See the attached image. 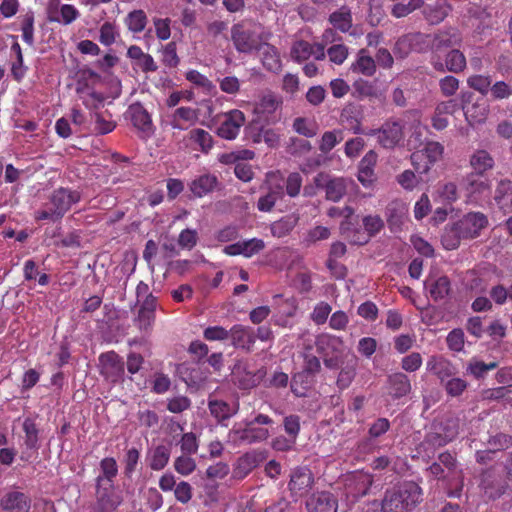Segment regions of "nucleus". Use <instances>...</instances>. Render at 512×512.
I'll list each match as a JSON object with an SVG mask.
<instances>
[{
	"instance_id": "1",
	"label": "nucleus",
	"mask_w": 512,
	"mask_h": 512,
	"mask_svg": "<svg viewBox=\"0 0 512 512\" xmlns=\"http://www.w3.org/2000/svg\"><path fill=\"white\" fill-rule=\"evenodd\" d=\"M488 217L482 212H469L453 223L442 236V244L447 250L456 249L462 239H473L488 226Z\"/></svg>"
},
{
	"instance_id": "2",
	"label": "nucleus",
	"mask_w": 512,
	"mask_h": 512,
	"mask_svg": "<svg viewBox=\"0 0 512 512\" xmlns=\"http://www.w3.org/2000/svg\"><path fill=\"white\" fill-rule=\"evenodd\" d=\"M81 193L68 187L54 189L48 196L47 201L41 209L35 211L34 218L37 221L48 220L50 222L60 221L73 205L79 203Z\"/></svg>"
},
{
	"instance_id": "3",
	"label": "nucleus",
	"mask_w": 512,
	"mask_h": 512,
	"mask_svg": "<svg viewBox=\"0 0 512 512\" xmlns=\"http://www.w3.org/2000/svg\"><path fill=\"white\" fill-rule=\"evenodd\" d=\"M274 423L272 418L265 414H257L252 419H245L235 423L229 431V439L236 445H252L267 440L270 436L268 427Z\"/></svg>"
},
{
	"instance_id": "4",
	"label": "nucleus",
	"mask_w": 512,
	"mask_h": 512,
	"mask_svg": "<svg viewBox=\"0 0 512 512\" xmlns=\"http://www.w3.org/2000/svg\"><path fill=\"white\" fill-rule=\"evenodd\" d=\"M422 500V489L414 482H405L386 491L382 512H411Z\"/></svg>"
},
{
	"instance_id": "5",
	"label": "nucleus",
	"mask_w": 512,
	"mask_h": 512,
	"mask_svg": "<svg viewBox=\"0 0 512 512\" xmlns=\"http://www.w3.org/2000/svg\"><path fill=\"white\" fill-rule=\"evenodd\" d=\"M102 77L91 69L82 70L76 81L75 92L82 104L89 110L104 106L106 95L97 88Z\"/></svg>"
},
{
	"instance_id": "6",
	"label": "nucleus",
	"mask_w": 512,
	"mask_h": 512,
	"mask_svg": "<svg viewBox=\"0 0 512 512\" xmlns=\"http://www.w3.org/2000/svg\"><path fill=\"white\" fill-rule=\"evenodd\" d=\"M464 202L467 205L482 207L491 195V183L477 174L469 173L462 181Z\"/></svg>"
},
{
	"instance_id": "7",
	"label": "nucleus",
	"mask_w": 512,
	"mask_h": 512,
	"mask_svg": "<svg viewBox=\"0 0 512 512\" xmlns=\"http://www.w3.org/2000/svg\"><path fill=\"white\" fill-rule=\"evenodd\" d=\"M366 134L376 137L377 143L382 148L392 150L397 147L404 138V123L400 119L389 118L381 127L371 129Z\"/></svg>"
},
{
	"instance_id": "8",
	"label": "nucleus",
	"mask_w": 512,
	"mask_h": 512,
	"mask_svg": "<svg viewBox=\"0 0 512 512\" xmlns=\"http://www.w3.org/2000/svg\"><path fill=\"white\" fill-rule=\"evenodd\" d=\"M431 35L412 32L400 36L393 47L396 58L404 59L411 52L423 53L430 49Z\"/></svg>"
},
{
	"instance_id": "9",
	"label": "nucleus",
	"mask_w": 512,
	"mask_h": 512,
	"mask_svg": "<svg viewBox=\"0 0 512 512\" xmlns=\"http://www.w3.org/2000/svg\"><path fill=\"white\" fill-rule=\"evenodd\" d=\"M231 41L237 52L251 54L261 49V37L244 22H238L232 25Z\"/></svg>"
},
{
	"instance_id": "10",
	"label": "nucleus",
	"mask_w": 512,
	"mask_h": 512,
	"mask_svg": "<svg viewBox=\"0 0 512 512\" xmlns=\"http://www.w3.org/2000/svg\"><path fill=\"white\" fill-rule=\"evenodd\" d=\"M507 480L504 466L495 465L482 473L480 487L485 495L491 499H496L506 491L508 487Z\"/></svg>"
},
{
	"instance_id": "11",
	"label": "nucleus",
	"mask_w": 512,
	"mask_h": 512,
	"mask_svg": "<svg viewBox=\"0 0 512 512\" xmlns=\"http://www.w3.org/2000/svg\"><path fill=\"white\" fill-rule=\"evenodd\" d=\"M443 153L444 147L441 143L428 141L423 149L411 154V163L418 174H427L442 159Z\"/></svg>"
},
{
	"instance_id": "12",
	"label": "nucleus",
	"mask_w": 512,
	"mask_h": 512,
	"mask_svg": "<svg viewBox=\"0 0 512 512\" xmlns=\"http://www.w3.org/2000/svg\"><path fill=\"white\" fill-rule=\"evenodd\" d=\"M95 510L97 512H115L123 502L121 492L117 491L114 483L95 485Z\"/></svg>"
},
{
	"instance_id": "13",
	"label": "nucleus",
	"mask_w": 512,
	"mask_h": 512,
	"mask_svg": "<svg viewBox=\"0 0 512 512\" xmlns=\"http://www.w3.org/2000/svg\"><path fill=\"white\" fill-rule=\"evenodd\" d=\"M49 22L68 26L80 17V11L72 4H62L60 0H49L46 6Z\"/></svg>"
},
{
	"instance_id": "14",
	"label": "nucleus",
	"mask_w": 512,
	"mask_h": 512,
	"mask_svg": "<svg viewBox=\"0 0 512 512\" xmlns=\"http://www.w3.org/2000/svg\"><path fill=\"white\" fill-rule=\"evenodd\" d=\"M280 103V100L273 94L262 96L259 101L254 104L253 121L259 124H272L277 122L278 117L275 113Z\"/></svg>"
},
{
	"instance_id": "15",
	"label": "nucleus",
	"mask_w": 512,
	"mask_h": 512,
	"mask_svg": "<svg viewBox=\"0 0 512 512\" xmlns=\"http://www.w3.org/2000/svg\"><path fill=\"white\" fill-rule=\"evenodd\" d=\"M222 121L217 128L219 137L226 140H234L239 135L241 127L245 124L246 117L241 110L233 109L222 115Z\"/></svg>"
},
{
	"instance_id": "16",
	"label": "nucleus",
	"mask_w": 512,
	"mask_h": 512,
	"mask_svg": "<svg viewBox=\"0 0 512 512\" xmlns=\"http://www.w3.org/2000/svg\"><path fill=\"white\" fill-rule=\"evenodd\" d=\"M100 372L108 381L116 383L123 379L124 362L122 358L110 351L99 356Z\"/></svg>"
},
{
	"instance_id": "17",
	"label": "nucleus",
	"mask_w": 512,
	"mask_h": 512,
	"mask_svg": "<svg viewBox=\"0 0 512 512\" xmlns=\"http://www.w3.org/2000/svg\"><path fill=\"white\" fill-rule=\"evenodd\" d=\"M199 120V110L189 106L176 107L167 114V124L175 130H188Z\"/></svg>"
},
{
	"instance_id": "18",
	"label": "nucleus",
	"mask_w": 512,
	"mask_h": 512,
	"mask_svg": "<svg viewBox=\"0 0 512 512\" xmlns=\"http://www.w3.org/2000/svg\"><path fill=\"white\" fill-rule=\"evenodd\" d=\"M127 116L140 133L141 138H147L153 134L151 116L141 103L131 104L127 109Z\"/></svg>"
},
{
	"instance_id": "19",
	"label": "nucleus",
	"mask_w": 512,
	"mask_h": 512,
	"mask_svg": "<svg viewBox=\"0 0 512 512\" xmlns=\"http://www.w3.org/2000/svg\"><path fill=\"white\" fill-rule=\"evenodd\" d=\"M432 66L436 71L452 73H460L465 70L467 66L466 57L459 49H451L445 56V61L442 62L439 58H432Z\"/></svg>"
},
{
	"instance_id": "20",
	"label": "nucleus",
	"mask_w": 512,
	"mask_h": 512,
	"mask_svg": "<svg viewBox=\"0 0 512 512\" xmlns=\"http://www.w3.org/2000/svg\"><path fill=\"white\" fill-rule=\"evenodd\" d=\"M0 507L4 512H29L31 499L17 490H9L0 498Z\"/></svg>"
},
{
	"instance_id": "21",
	"label": "nucleus",
	"mask_w": 512,
	"mask_h": 512,
	"mask_svg": "<svg viewBox=\"0 0 512 512\" xmlns=\"http://www.w3.org/2000/svg\"><path fill=\"white\" fill-rule=\"evenodd\" d=\"M421 8L422 16L429 25L442 23L452 11V6L447 0H436L434 3H426Z\"/></svg>"
},
{
	"instance_id": "22",
	"label": "nucleus",
	"mask_w": 512,
	"mask_h": 512,
	"mask_svg": "<svg viewBox=\"0 0 512 512\" xmlns=\"http://www.w3.org/2000/svg\"><path fill=\"white\" fill-rule=\"evenodd\" d=\"M426 370L435 375L441 384H444V381L457 373L452 362L441 355L430 356L426 362Z\"/></svg>"
},
{
	"instance_id": "23",
	"label": "nucleus",
	"mask_w": 512,
	"mask_h": 512,
	"mask_svg": "<svg viewBox=\"0 0 512 512\" xmlns=\"http://www.w3.org/2000/svg\"><path fill=\"white\" fill-rule=\"evenodd\" d=\"M262 377L263 373L261 370L254 372L250 370L246 364H238L233 370V381L235 385L242 390L254 388L259 384Z\"/></svg>"
},
{
	"instance_id": "24",
	"label": "nucleus",
	"mask_w": 512,
	"mask_h": 512,
	"mask_svg": "<svg viewBox=\"0 0 512 512\" xmlns=\"http://www.w3.org/2000/svg\"><path fill=\"white\" fill-rule=\"evenodd\" d=\"M462 43V35L458 29L449 27L437 31L431 36L430 49L441 50L443 48H452L460 46Z\"/></svg>"
},
{
	"instance_id": "25",
	"label": "nucleus",
	"mask_w": 512,
	"mask_h": 512,
	"mask_svg": "<svg viewBox=\"0 0 512 512\" xmlns=\"http://www.w3.org/2000/svg\"><path fill=\"white\" fill-rule=\"evenodd\" d=\"M308 512H337V499L330 492L313 493L306 502Z\"/></svg>"
},
{
	"instance_id": "26",
	"label": "nucleus",
	"mask_w": 512,
	"mask_h": 512,
	"mask_svg": "<svg viewBox=\"0 0 512 512\" xmlns=\"http://www.w3.org/2000/svg\"><path fill=\"white\" fill-rule=\"evenodd\" d=\"M373 483L372 476L363 471L354 472L347 479V493L354 498L365 496Z\"/></svg>"
},
{
	"instance_id": "27",
	"label": "nucleus",
	"mask_w": 512,
	"mask_h": 512,
	"mask_svg": "<svg viewBox=\"0 0 512 512\" xmlns=\"http://www.w3.org/2000/svg\"><path fill=\"white\" fill-rule=\"evenodd\" d=\"M313 483L314 477L311 470L307 467H298L291 473L289 489L297 495H302L311 489Z\"/></svg>"
},
{
	"instance_id": "28",
	"label": "nucleus",
	"mask_w": 512,
	"mask_h": 512,
	"mask_svg": "<svg viewBox=\"0 0 512 512\" xmlns=\"http://www.w3.org/2000/svg\"><path fill=\"white\" fill-rule=\"evenodd\" d=\"M377 163V154L370 150L361 159L358 167L357 178L366 188L370 187L376 180L374 168Z\"/></svg>"
},
{
	"instance_id": "29",
	"label": "nucleus",
	"mask_w": 512,
	"mask_h": 512,
	"mask_svg": "<svg viewBox=\"0 0 512 512\" xmlns=\"http://www.w3.org/2000/svg\"><path fill=\"white\" fill-rule=\"evenodd\" d=\"M340 120L354 134H363L362 109L359 105L350 103L346 105L340 114Z\"/></svg>"
},
{
	"instance_id": "30",
	"label": "nucleus",
	"mask_w": 512,
	"mask_h": 512,
	"mask_svg": "<svg viewBox=\"0 0 512 512\" xmlns=\"http://www.w3.org/2000/svg\"><path fill=\"white\" fill-rule=\"evenodd\" d=\"M388 393L393 399L407 396L412 389L408 376L402 372H396L388 376Z\"/></svg>"
},
{
	"instance_id": "31",
	"label": "nucleus",
	"mask_w": 512,
	"mask_h": 512,
	"mask_svg": "<svg viewBox=\"0 0 512 512\" xmlns=\"http://www.w3.org/2000/svg\"><path fill=\"white\" fill-rule=\"evenodd\" d=\"M218 185V179L213 174H202L195 177L189 183V189L191 193L197 197L202 198L207 194L213 192Z\"/></svg>"
},
{
	"instance_id": "32",
	"label": "nucleus",
	"mask_w": 512,
	"mask_h": 512,
	"mask_svg": "<svg viewBox=\"0 0 512 512\" xmlns=\"http://www.w3.org/2000/svg\"><path fill=\"white\" fill-rule=\"evenodd\" d=\"M229 337L236 348L250 351L255 343L253 331L242 325H234L229 331Z\"/></svg>"
},
{
	"instance_id": "33",
	"label": "nucleus",
	"mask_w": 512,
	"mask_h": 512,
	"mask_svg": "<svg viewBox=\"0 0 512 512\" xmlns=\"http://www.w3.org/2000/svg\"><path fill=\"white\" fill-rule=\"evenodd\" d=\"M494 200L504 213L512 212V182L509 180H501L498 182L495 192Z\"/></svg>"
},
{
	"instance_id": "34",
	"label": "nucleus",
	"mask_w": 512,
	"mask_h": 512,
	"mask_svg": "<svg viewBox=\"0 0 512 512\" xmlns=\"http://www.w3.org/2000/svg\"><path fill=\"white\" fill-rule=\"evenodd\" d=\"M315 344L317 351L325 356L341 354L344 346L340 337L330 334L319 335Z\"/></svg>"
},
{
	"instance_id": "35",
	"label": "nucleus",
	"mask_w": 512,
	"mask_h": 512,
	"mask_svg": "<svg viewBox=\"0 0 512 512\" xmlns=\"http://www.w3.org/2000/svg\"><path fill=\"white\" fill-rule=\"evenodd\" d=\"M408 208L400 200L390 202L386 208V217L391 229H398L407 219Z\"/></svg>"
},
{
	"instance_id": "36",
	"label": "nucleus",
	"mask_w": 512,
	"mask_h": 512,
	"mask_svg": "<svg viewBox=\"0 0 512 512\" xmlns=\"http://www.w3.org/2000/svg\"><path fill=\"white\" fill-rule=\"evenodd\" d=\"M462 109L470 125L484 123L489 113V106L483 99H479L471 105H464Z\"/></svg>"
},
{
	"instance_id": "37",
	"label": "nucleus",
	"mask_w": 512,
	"mask_h": 512,
	"mask_svg": "<svg viewBox=\"0 0 512 512\" xmlns=\"http://www.w3.org/2000/svg\"><path fill=\"white\" fill-rule=\"evenodd\" d=\"M328 20L335 30L342 33L349 32L353 25L351 9L346 5H343L338 10L332 12Z\"/></svg>"
},
{
	"instance_id": "38",
	"label": "nucleus",
	"mask_w": 512,
	"mask_h": 512,
	"mask_svg": "<svg viewBox=\"0 0 512 512\" xmlns=\"http://www.w3.org/2000/svg\"><path fill=\"white\" fill-rule=\"evenodd\" d=\"M208 407L212 416L218 421L226 420L235 415L239 409V403L229 404L223 400L210 399Z\"/></svg>"
},
{
	"instance_id": "39",
	"label": "nucleus",
	"mask_w": 512,
	"mask_h": 512,
	"mask_svg": "<svg viewBox=\"0 0 512 512\" xmlns=\"http://www.w3.org/2000/svg\"><path fill=\"white\" fill-rule=\"evenodd\" d=\"M471 168L474 170L473 174L482 176L486 171L494 167V159L486 150H476L469 160Z\"/></svg>"
},
{
	"instance_id": "40",
	"label": "nucleus",
	"mask_w": 512,
	"mask_h": 512,
	"mask_svg": "<svg viewBox=\"0 0 512 512\" xmlns=\"http://www.w3.org/2000/svg\"><path fill=\"white\" fill-rule=\"evenodd\" d=\"M350 69L353 72L370 77L376 72V63L374 58L367 54L366 49H361L357 54L356 60L351 64Z\"/></svg>"
},
{
	"instance_id": "41",
	"label": "nucleus",
	"mask_w": 512,
	"mask_h": 512,
	"mask_svg": "<svg viewBox=\"0 0 512 512\" xmlns=\"http://www.w3.org/2000/svg\"><path fill=\"white\" fill-rule=\"evenodd\" d=\"M351 183H353L352 180L342 178V177L330 179L325 184V187H324L325 193H326V198L333 202L340 201L343 198V196L346 194L348 184H351Z\"/></svg>"
},
{
	"instance_id": "42",
	"label": "nucleus",
	"mask_w": 512,
	"mask_h": 512,
	"mask_svg": "<svg viewBox=\"0 0 512 512\" xmlns=\"http://www.w3.org/2000/svg\"><path fill=\"white\" fill-rule=\"evenodd\" d=\"M101 474L97 476L95 485H106L114 483V478L118 474V466L116 460L112 457H106L100 462Z\"/></svg>"
},
{
	"instance_id": "43",
	"label": "nucleus",
	"mask_w": 512,
	"mask_h": 512,
	"mask_svg": "<svg viewBox=\"0 0 512 512\" xmlns=\"http://www.w3.org/2000/svg\"><path fill=\"white\" fill-rule=\"evenodd\" d=\"M170 454H171L170 449L167 446H165V445L156 446L149 453V456H148L149 467L154 471L163 470L169 463Z\"/></svg>"
},
{
	"instance_id": "44",
	"label": "nucleus",
	"mask_w": 512,
	"mask_h": 512,
	"mask_svg": "<svg viewBox=\"0 0 512 512\" xmlns=\"http://www.w3.org/2000/svg\"><path fill=\"white\" fill-rule=\"evenodd\" d=\"M298 222V217L294 214H289L281 219L273 222L270 227L271 234L274 237L282 238L290 234Z\"/></svg>"
},
{
	"instance_id": "45",
	"label": "nucleus",
	"mask_w": 512,
	"mask_h": 512,
	"mask_svg": "<svg viewBox=\"0 0 512 512\" xmlns=\"http://www.w3.org/2000/svg\"><path fill=\"white\" fill-rule=\"evenodd\" d=\"M262 63L263 66L272 72H279L281 70V60L277 49L269 44H262Z\"/></svg>"
},
{
	"instance_id": "46",
	"label": "nucleus",
	"mask_w": 512,
	"mask_h": 512,
	"mask_svg": "<svg viewBox=\"0 0 512 512\" xmlns=\"http://www.w3.org/2000/svg\"><path fill=\"white\" fill-rule=\"evenodd\" d=\"M25 433L24 444L27 449L37 450L39 447V429L33 418H25L22 424Z\"/></svg>"
},
{
	"instance_id": "47",
	"label": "nucleus",
	"mask_w": 512,
	"mask_h": 512,
	"mask_svg": "<svg viewBox=\"0 0 512 512\" xmlns=\"http://www.w3.org/2000/svg\"><path fill=\"white\" fill-rule=\"evenodd\" d=\"M21 31H22V39L23 41L29 45L33 46L34 39V22H35V14L30 9L22 14L20 17Z\"/></svg>"
},
{
	"instance_id": "48",
	"label": "nucleus",
	"mask_w": 512,
	"mask_h": 512,
	"mask_svg": "<svg viewBox=\"0 0 512 512\" xmlns=\"http://www.w3.org/2000/svg\"><path fill=\"white\" fill-rule=\"evenodd\" d=\"M91 119L94 121V131L96 134H108L116 127V123L111 119V115L107 112H93L91 113Z\"/></svg>"
},
{
	"instance_id": "49",
	"label": "nucleus",
	"mask_w": 512,
	"mask_h": 512,
	"mask_svg": "<svg viewBox=\"0 0 512 512\" xmlns=\"http://www.w3.org/2000/svg\"><path fill=\"white\" fill-rule=\"evenodd\" d=\"M147 22L146 13L141 9L129 12L125 18L127 28L133 33H141L145 29Z\"/></svg>"
},
{
	"instance_id": "50",
	"label": "nucleus",
	"mask_w": 512,
	"mask_h": 512,
	"mask_svg": "<svg viewBox=\"0 0 512 512\" xmlns=\"http://www.w3.org/2000/svg\"><path fill=\"white\" fill-rule=\"evenodd\" d=\"M430 283V295L435 300L444 299L450 291V281L446 276H441L435 280H428Z\"/></svg>"
},
{
	"instance_id": "51",
	"label": "nucleus",
	"mask_w": 512,
	"mask_h": 512,
	"mask_svg": "<svg viewBox=\"0 0 512 512\" xmlns=\"http://www.w3.org/2000/svg\"><path fill=\"white\" fill-rule=\"evenodd\" d=\"M437 197L446 204H452L459 199L458 186L454 182H445L439 184L437 188Z\"/></svg>"
},
{
	"instance_id": "52",
	"label": "nucleus",
	"mask_w": 512,
	"mask_h": 512,
	"mask_svg": "<svg viewBox=\"0 0 512 512\" xmlns=\"http://www.w3.org/2000/svg\"><path fill=\"white\" fill-rule=\"evenodd\" d=\"M313 45L304 40L294 42L291 47L292 59L298 63L308 60L313 54Z\"/></svg>"
},
{
	"instance_id": "53",
	"label": "nucleus",
	"mask_w": 512,
	"mask_h": 512,
	"mask_svg": "<svg viewBox=\"0 0 512 512\" xmlns=\"http://www.w3.org/2000/svg\"><path fill=\"white\" fill-rule=\"evenodd\" d=\"M282 187L278 186L270 189L268 193L261 196L257 202V208L261 212H269L274 207L275 203L282 198Z\"/></svg>"
},
{
	"instance_id": "54",
	"label": "nucleus",
	"mask_w": 512,
	"mask_h": 512,
	"mask_svg": "<svg viewBox=\"0 0 512 512\" xmlns=\"http://www.w3.org/2000/svg\"><path fill=\"white\" fill-rule=\"evenodd\" d=\"M189 138L196 143L204 153H207L213 147V138L211 134L204 129L196 128L191 130Z\"/></svg>"
},
{
	"instance_id": "55",
	"label": "nucleus",
	"mask_w": 512,
	"mask_h": 512,
	"mask_svg": "<svg viewBox=\"0 0 512 512\" xmlns=\"http://www.w3.org/2000/svg\"><path fill=\"white\" fill-rule=\"evenodd\" d=\"M175 471L182 476H189L192 474L197 465L196 461L191 457V454H182L174 460Z\"/></svg>"
},
{
	"instance_id": "56",
	"label": "nucleus",
	"mask_w": 512,
	"mask_h": 512,
	"mask_svg": "<svg viewBox=\"0 0 512 512\" xmlns=\"http://www.w3.org/2000/svg\"><path fill=\"white\" fill-rule=\"evenodd\" d=\"M293 129L300 135L311 138L318 132V125L315 121L298 117L293 122Z\"/></svg>"
},
{
	"instance_id": "57",
	"label": "nucleus",
	"mask_w": 512,
	"mask_h": 512,
	"mask_svg": "<svg viewBox=\"0 0 512 512\" xmlns=\"http://www.w3.org/2000/svg\"><path fill=\"white\" fill-rule=\"evenodd\" d=\"M342 140V130L326 131L321 137L319 150L323 153H328Z\"/></svg>"
},
{
	"instance_id": "58",
	"label": "nucleus",
	"mask_w": 512,
	"mask_h": 512,
	"mask_svg": "<svg viewBox=\"0 0 512 512\" xmlns=\"http://www.w3.org/2000/svg\"><path fill=\"white\" fill-rule=\"evenodd\" d=\"M119 37V30L114 23L104 22L99 29V41L104 46H111Z\"/></svg>"
},
{
	"instance_id": "59",
	"label": "nucleus",
	"mask_w": 512,
	"mask_h": 512,
	"mask_svg": "<svg viewBox=\"0 0 512 512\" xmlns=\"http://www.w3.org/2000/svg\"><path fill=\"white\" fill-rule=\"evenodd\" d=\"M491 77L488 75L475 74L467 79V85L483 96L487 95L491 88Z\"/></svg>"
},
{
	"instance_id": "60",
	"label": "nucleus",
	"mask_w": 512,
	"mask_h": 512,
	"mask_svg": "<svg viewBox=\"0 0 512 512\" xmlns=\"http://www.w3.org/2000/svg\"><path fill=\"white\" fill-rule=\"evenodd\" d=\"M423 6L422 0H409L408 3H396L391 7V15L395 18H403Z\"/></svg>"
},
{
	"instance_id": "61",
	"label": "nucleus",
	"mask_w": 512,
	"mask_h": 512,
	"mask_svg": "<svg viewBox=\"0 0 512 512\" xmlns=\"http://www.w3.org/2000/svg\"><path fill=\"white\" fill-rule=\"evenodd\" d=\"M442 385L449 396L457 397L467 389L468 383L462 378L452 376L444 381Z\"/></svg>"
},
{
	"instance_id": "62",
	"label": "nucleus",
	"mask_w": 512,
	"mask_h": 512,
	"mask_svg": "<svg viewBox=\"0 0 512 512\" xmlns=\"http://www.w3.org/2000/svg\"><path fill=\"white\" fill-rule=\"evenodd\" d=\"M241 245L242 256L251 258L258 254L265 248V243L262 239L252 238L248 240L239 241Z\"/></svg>"
},
{
	"instance_id": "63",
	"label": "nucleus",
	"mask_w": 512,
	"mask_h": 512,
	"mask_svg": "<svg viewBox=\"0 0 512 512\" xmlns=\"http://www.w3.org/2000/svg\"><path fill=\"white\" fill-rule=\"evenodd\" d=\"M348 55L349 48L342 43L333 44L327 49V56L329 57V60L336 65L343 64L348 58Z\"/></svg>"
},
{
	"instance_id": "64",
	"label": "nucleus",
	"mask_w": 512,
	"mask_h": 512,
	"mask_svg": "<svg viewBox=\"0 0 512 512\" xmlns=\"http://www.w3.org/2000/svg\"><path fill=\"white\" fill-rule=\"evenodd\" d=\"M490 93L495 100L508 99L512 96V82L496 81L491 85Z\"/></svg>"
}]
</instances>
